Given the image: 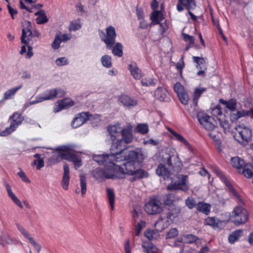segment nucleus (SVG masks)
Listing matches in <instances>:
<instances>
[{"label": "nucleus", "instance_id": "nucleus-1", "mask_svg": "<svg viewBox=\"0 0 253 253\" xmlns=\"http://www.w3.org/2000/svg\"><path fill=\"white\" fill-rule=\"evenodd\" d=\"M107 130L112 145L110 155H95L93 159L99 165H104L103 170H97L100 177L105 178H123L125 175L133 176L134 179L147 177L148 173L137 167V163L146 157L141 149L125 152L127 145L134 139L133 126L126 123L123 126L117 123L109 126Z\"/></svg>", "mask_w": 253, "mask_h": 253}, {"label": "nucleus", "instance_id": "nucleus-2", "mask_svg": "<svg viewBox=\"0 0 253 253\" xmlns=\"http://www.w3.org/2000/svg\"><path fill=\"white\" fill-rule=\"evenodd\" d=\"M75 148V146L71 144L57 147V157L73 162L75 168L77 169L82 166V163L81 158L73 152Z\"/></svg>", "mask_w": 253, "mask_h": 253}, {"label": "nucleus", "instance_id": "nucleus-3", "mask_svg": "<svg viewBox=\"0 0 253 253\" xmlns=\"http://www.w3.org/2000/svg\"><path fill=\"white\" fill-rule=\"evenodd\" d=\"M236 133L234 136L236 140L240 143L246 145L252 140V131L251 129L243 125L236 126Z\"/></svg>", "mask_w": 253, "mask_h": 253}, {"label": "nucleus", "instance_id": "nucleus-4", "mask_svg": "<svg viewBox=\"0 0 253 253\" xmlns=\"http://www.w3.org/2000/svg\"><path fill=\"white\" fill-rule=\"evenodd\" d=\"M167 155V156L165 159L169 167L173 171L176 173L179 172L182 167V163L176 151L173 148H169L168 151Z\"/></svg>", "mask_w": 253, "mask_h": 253}, {"label": "nucleus", "instance_id": "nucleus-5", "mask_svg": "<svg viewBox=\"0 0 253 253\" xmlns=\"http://www.w3.org/2000/svg\"><path fill=\"white\" fill-rule=\"evenodd\" d=\"M248 219L247 211L241 205L236 206L231 215V221L236 225L245 223Z\"/></svg>", "mask_w": 253, "mask_h": 253}, {"label": "nucleus", "instance_id": "nucleus-6", "mask_svg": "<svg viewBox=\"0 0 253 253\" xmlns=\"http://www.w3.org/2000/svg\"><path fill=\"white\" fill-rule=\"evenodd\" d=\"M9 120L10 123V126L1 131L0 133V136H5L14 131L23 122L24 117L21 114L15 112L9 117Z\"/></svg>", "mask_w": 253, "mask_h": 253}, {"label": "nucleus", "instance_id": "nucleus-7", "mask_svg": "<svg viewBox=\"0 0 253 253\" xmlns=\"http://www.w3.org/2000/svg\"><path fill=\"white\" fill-rule=\"evenodd\" d=\"M200 125L208 131L213 130L216 127L217 123L215 119L204 112H195Z\"/></svg>", "mask_w": 253, "mask_h": 253}, {"label": "nucleus", "instance_id": "nucleus-8", "mask_svg": "<svg viewBox=\"0 0 253 253\" xmlns=\"http://www.w3.org/2000/svg\"><path fill=\"white\" fill-rule=\"evenodd\" d=\"M177 182H171L169 184L167 188L168 190L176 191L180 190L183 192L187 191L189 189L188 176L187 175L180 174L177 177Z\"/></svg>", "mask_w": 253, "mask_h": 253}, {"label": "nucleus", "instance_id": "nucleus-9", "mask_svg": "<svg viewBox=\"0 0 253 253\" xmlns=\"http://www.w3.org/2000/svg\"><path fill=\"white\" fill-rule=\"evenodd\" d=\"M106 35L103 31H99V35L106 45L108 49H111L115 42L117 36L115 29L114 27L110 26L106 29Z\"/></svg>", "mask_w": 253, "mask_h": 253}, {"label": "nucleus", "instance_id": "nucleus-10", "mask_svg": "<svg viewBox=\"0 0 253 253\" xmlns=\"http://www.w3.org/2000/svg\"><path fill=\"white\" fill-rule=\"evenodd\" d=\"M99 118L100 116L98 115L93 116L88 112H82L78 114L74 119L72 122V126L74 128H77L84 124L87 120L93 119H99Z\"/></svg>", "mask_w": 253, "mask_h": 253}, {"label": "nucleus", "instance_id": "nucleus-11", "mask_svg": "<svg viewBox=\"0 0 253 253\" xmlns=\"http://www.w3.org/2000/svg\"><path fill=\"white\" fill-rule=\"evenodd\" d=\"M4 185L7 191L8 197L17 206H18L20 209H23L24 205L27 209H31L30 204L26 201H23L22 202L20 201V200L12 191L11 187L8 182L4 181Z\"/></svg>", "mask_w": 253, "mask_h": 253}, {"label": "nucleus", "instance_id": "nucleus-12", "mask_svg": "<svg viewBox=\"0 0 253 253\" xmlns=\"http://www.w3.org/2000/svg\"><path fill=\"white\" fill-rule=\"evenodd\" d=\"M65 94V91L61 88H54L46 90L40 94L43 101L52 100L56 98L62 97Z\"/></svg>", "mask_w": 253, "mask_h": 253}, {"label": "nucleus", "instance_id": "nucleus-13", "mask_svg": "<svg viewBox=\"0 0 253 253\" xmlns=\"http://www.w3.org/2000/svg\"><path fill=\"white\" fill-rule=\"evenodd\" d=\"M145 210L149 214H154L162 211L161 202L157 199H153L146 205Z\"/></svg>", "mask_w": 253, "mask_h": 253}, {"label": "nucleus", "instance_id": "nucleus-14", "mask_svg": "<svg viewBox=\"0 0 253 253\" xmlns=\"http://www.w3.org/2000/svg\"><path fill=\"white\" fill-rule=\"evenodd\" d=\"M31 29V23L29 21L25 22L22 29V34L21 38L22 43H25L26 44L28 43L32 35Z\"/></svg>", "mask_w": 253, "mask_h": 253}, {"label": "nucleus", "instance_id": "nucleus-15", "mask_svg": "<svg viewBox=\"0 0 253 253\" xmlns=\"http://www.w3.org/2000/svg\"><path fill=\"white\" fill-rule=\"evenodd\" d=\"M217 174L221 178V179L224 182L225 184L228 187L229 190L232 193V194L234 195L235 198L236 199L237 202L238 203L240 204H243V201L242 199L241 198L240 196L238 195L237 192L234 189L233 186L231 184L229 181L227 179V178L225 176V175L220 171H217Z\"/></svg>", "mask_w": 253, "mask_h": 253}, {"label": "nucleus", "instance_id": "nucleus-16", "mask_svg": "<svg viewBox=\"0 0 253 253\" xmlns=\"http://www.w3.org/2000/svg\"><path fill=\"white\" fill-rule=\"evenodd\" d=\"M174 172L170 168H166V165L163 164L159 165L156 169L157 174L164 179L169 178L171 174H174Z\"/></svg>", "mask_w": 253, "mask_h": 253}, {"label": "nucleus", "instance_id": "nucleus-17", "mask_svg": "<svg viewBox=\"0 0 253 253\" xmlns=\"http://www.w3.org/2000/svg\"><path fill=\"white\" fill-rule=\"evenodd\" d=\"M16 226L18 230L20 232V233L26 238L27 239L30 243L35 247V248L37 250L38 252H40L41 250V246L37 243L34 239L30 236L28 232L20 224H17Z\"/></svg>", "mask_w": 253, "mask_h": 253}, {"label": "nucleus", "instance_id": "nucleus-18", "mask_svg": "<svg viewBox=\"0 0 253 253\" xmlns=\"http://www.w3.org/2000/svg\"><path fill=\"white\" fill-rule=\"evenodd\" d=\"M16 226L18 230L20 232V233L26 238L27 239L30 243L35 247V248L37 250L38 252H40L41 250V246L37 243L34 239L30 236L28 232L20 224H17Z\"/></svg>", "mask_w": 253, "mask_h": 253}, {"label": "nucleus", "instance_id": "nucleus-19", "mask_svg": "<svg viewBox=\"0 0 253 253\" xmlns=\"http://www.w3.org/2000/svg\"><path fill=\"white\" fill-rule=\"evenodd\" d=\"M16 226L18 230L20 232V233L26 238L27 239L30 243L35 247V248L37 250L38 252H40L41 250V246L37 243L34 239L30 236L28 232L20 224H17Z\"/></svg>", "mask_w": 253, "mask_h": 253}, {"label": "nucleus", "instance_id": "nucleus-20", "mask_svg": "<svg viewBox=\"0 0 253 253\" xmlns=\"http://www.w3.org/2000/svg\"><path fill=\"white\" fill-rule=\"evenodd\" d=\"M183 6L188 10L193 9L196 7V3L194 0H178V4L176 8L178 11H181L184 9Z\"/></svg>", "mask_w": 253, "mask_h": 253}, {"label": "nucleus", "instance_id": "nucleus-21", "mask_svg": "<svg viewBox=\"0 0 253 253\" xmlns=\"http://www.w3.org/2000/svg\"><path fill=\"white\" fill-rule=\"evenodd\" d=\"M119 100L124 106L128 108L133 107L137 104L136 99L126 94L121 95Z\"/></svg>", "mask_w": 253, "mask_h": 253}, {"label": "nucleus", "instance_id": "nucleus-22", "mask_svg": "<svg viewBox=\"0 0 253 253\" xmlns=\"http://www.w3.org/2000/svg\"><path fill=\"white\" fill-rule=\"evenodd\" d=\"M64 173L62 176V179L61 181V185L64 190H67L68 189V186L69 184L70 176L69 174V167L68 165L65 163L64 165Z\"/></svg>", "mask_w": 253, "mask_h": 253}, {"label": "nucleus", "instance_id": "nucleus-23", "mask_svg": "<svg viewBox=\"0 0 253 253\" xmlns=\"http://www.w3.org/2000/svg\"><path fill=\"white\" fill-rule=\"evenodd\" d=\"M154 95L161 101H167L169 99L168 90L164 87H158L155 91Z\"/></svg>", "mask_w": 253, "mask_h": 253}, {"label": "nucleus", "instance_id": "nucleus-24", "mask_svg": "<svg viewBox=\"0 0 253 253\" xmlns=\"http://www.w3.org/2000/svg\"><path fill=\"white\" fill-rule=\"evenodd\" d=\"M223 221L213 217H208L205 219L204 224L209 225L213 228H221Z\"/></svg>", "mask_w": 253, "mask_h": 253}, {"label": "nucleus", "instance_id": "nucleus-25", "mask_svg": "<svg viewBox=\"0 0 253 253\" xmlns=\"http://www.w3.org/2000/svg\"><path fill=\"white\" fill-rule=\"evenodd\" d=\"M171 223V219L169 216L167 217H160L156 222L155 227L159 231H162L167 228Z\"/></svg>", "mask_w": 253, "mask_h": 253}, {"label": "nucleus", "instance_id": "nucleus-26", "mask_svg": "<svg viewBox=\"0 0 253 253\" xmlns=\"http://www.w3.org/2000/svg\"><path fill=\"white\" fill-rule=\"evenodd\" d=\"M128 69L134 79L139 80L142 77L141 71L137 67L135 63H131L129 65Z\"/></svg>", "mask_w": 253, "mask_h": 253}, {"label": "nucleus", "instance_id": "nucleus-27", "mask_svg": "<svg viewBox=\"0 0 253 253\" xmlns=\"http://www.w3.org/2000/svg\"><path fill=\"white\" fill-rule=\"evenodd\" d=\"M169 131L173 135L175 139L183 143L185 147L189 150H192V148L188 142L180 134L174 131L171 128H168Z\"/></svg>", "mask_w": 253, "mask_h": 253}, {"label": "nucleus", "instance_id": "nucleus-28", "mask_svg": "<svg viewBox=\"0 0 253 253\" xmlns=\"http://www.w3.org/2000/svg\"><path fill=\"white\" fill-rule=\"evenodd\" d=\"M151 19L152 20V23L150 26L153 25H156L160 23L164 19V16L163 13L159 11H154L151 14Z\"/></svg>", "mask_w": 253, "mask_h": 253}, {"label": "nucleus", "instance_id": "nucleus-29", "mask_svg": "<svg viewBox=\"0 0 253 253\" xmlns=\"http://www.w3.org/2000/svg\"><path fill=\"white\" fill-rule=\"evenodd\" d=\"M248 116V110H241L240 111L231 112L230 114V118L231 121L235 122L239 119Z\"/></svg>", "mask_w": 253, "mask_h": 253}, {"label": "nucleus", "instance_id": "nucleus-30", "mask_svg": "<svg viewBox=\"0 0 253 253\" xmlns=\"http://www.w3.org/2000/svg\"><path fill=\"white\" fill-rule=\"evenodd\" d=\"M22 87V85L17 87L11 88L3 93V100H7L14 98L16 93Z\"/></svg>", "mask_w": 253, "mask_h": 253}, {"label": "nucleus", "instance_id": "nucleus-31", "mask_svg": "<svg viewBox=\"0 0 253 253\" xmlns=\"http://www.w3.org/2000/svg\"><path fill=\"white\" fill-rule=\"evenodd\" d=\"M231 165L233 167L237 169L239 172L246 165L244 161L238 157H234L231 160Z\"/></svg>", "mask_w": 253, "mask_h": 253}, {"label": "nucleus", "instance_id": "nucleus-32", "mask_svg": "<svg viewBox=\"0 0 253 253\" xmlns=\"http://www.w3.org/2000/svg\"><path fill=\"white\" fill-rule=\"evenodd\" d=\"M142 247L145 253H158V248L150 242H143Z\"/></svg>", "mask_w": 253, "mask_h": 253}, {"label": "nucleus", "instance_id": "nucleus-33", "mask_svg": "<svg viewBox=\"0 0 253 253\" xmlns=\"http://www.w3.org/2000/svg\"><path fill=\"white\" fill-rule=\"evenodd\" d=\"M180 198L176 196L173 194H169L165 196L164 202L166 205L170 206L174 204V203L179 201Z\"/></svg>", "mask_w": 253, "mask_h": 253}, {"label": "nucleus", "instance_id": "nucleus-34", "mask_svg": "<svg viewBox=\"0 0 253 253\" xmlns=\"http://www.w3.org/2000/svg\"><path fill=\"white\" fill-rule=\"evenodd\" d=\"M220 103L225 105L226 107L231 112H234L236 108L237 102L235 99H231L228 101H225L222 99L219 100Z\"/></svg>", "mask_w": 253, "mask_h": 253}, {"label": "nucleus", "instance_id": "nucleus-35", "mask_svg": "<svg viewBox=\"0 0 253 253\" xmlns=\"http://www.w3.org/2000/svg\"><path fill=\"white\" fill-rule=\"evenodd\" d=\"M34 157L36 159L34 161L32 165H35L37 169H40L44 167L43 158L41 157V155L36 154L34 155Z\"/></svg>", "mask_w": 253, "mask_h": 253}, {"label": "nucleus", "instance_id": "nucleus-36", "mask_svg": "<svg viewBox=\"0 0 253 253\" xmlns=\"http://www.w3.org/2000/svg\"><path fill=\"white\" fill-rule=\"evenodd\" d=\"M253 167L251 165L246 164L241 169L243 174L247 178H251L253 176Z\"/></svg>", "mask_w": 253, "mask_h": 253}, {"label": "nucleus", "instance_id": "nucleus-37", "mask_svg": "<svg viewBox=\"0 0 253 253\" xmlns=\"http://www.w3.org/2000/svg\"><path fill=\"white\" fill-rule=\"evenodd\" d=\"M146 226V222L145 220H140L137 223H135L134 225L135 234L137 236H139L142 230Z\"/></svg>", "mask_w": 253, "mask_h": 253}, {"label": "nucleus", "instance_id": "nucleus-38", "mask_svg": "<svg viewBox=\"0 0 253 253\" xmlns=\"http://www.w3.org/2000/svg\"><path fill=\"white\" fill-rule=\"evenodd\" d=\"M211 208V206L210 204L203 202L199 203L197 205L198 210L206 214H208L210 212Z\"/></svg>", "mask_w": 253, "mask_h": 253}, {"label": "nucleus", "instance_id": "nucleus-39", "mask_svg": "<svg viewBox=\"0 0 253 253\" xmlns=\"http://www.w3.org/2000/svg\"><path fill=\"white\" fill-rule=\"evenodd\" d=\"M111 48H112V53L114 55L118 57H121L123 55V46L121 43H116Z\"/></svg>", "mask_w": 253, "mask_h": 253}, {"label": "nucleus", "instance_id": "nucleus-40", "mask_svg": "<svg viewBox=\"0 0 253 253\" xmlns=\"http://www.w3.org/2000/svg\"><path fill=\"white\" fill-rule=\"evenodd\" d=\"M217 120L219 123L220 126L223 128L224 131L229 130L230 124L224 115H221L220 117L218 118Z\"/></svg>", "mask_w": 253, "mask_h": 253}, {"label": "nucleus", "instance_id": "nucleus-41", "mask_svg": "<svg viewBox=\"0 0 253 253\" xmlns=\"http://www.w3.org/2000/svg\"><path fill=\"white\" fill-rule=\"evenodd\" d=\"M80 187L82 196H84L86 192V178L83 174L80 175Z\"/></svg>", "mask_w": 253, "mask_h": 253}, {"label": "nucleus", "instance_id": "nucleus-42", "mask_svg": "<svg viewBox=\"0 0 253 253\" xmlns=\"http://www.w3.org/2000/svg\"><path fill=\"white\" fill-rule=\"evenodd\" d=\"M242 231L240 230H236L233 232L228 237L229 242L233 244L237 241L239 238L241 236Z\"/></svg>", "mask_w": 253, "mask_h": 253}, {"label": "nucleus", "instance_id": "nucleus-43", "mask_svg": "<svg viewBox=\"0 0 253 253\" xmlns=\"http://www.w3.org/2000/svg\"><path fill=\"white\" fill-rule=\"evenodd\" d=\"M101 62L102 65L109 68L112 66L111 57L108 55H104L101 58Z\"/></svg>", "mask_w": 253, "mask_h": 253}, {"label": "nucleus", "instance_id": "nucleus-44", "mask_svg": "<svg viewBox=\"0 0 253 253\" xmlns=\"http://www.w3.org/2000/svg\"><path fill=\"white\" fill-rule=\"evenodd\" d=\"M0 239L1 242L0 244L4 246L5 244H10L13 243V240L9 237V235L5 232H1Z\"/></svg>", "mask_w": 253, "mask_h": 253}, {"label": "nucleus", "instance_id": "nucleus-45", "mask_svg": "<svg viewBox=\"0 0 253 253\" xmlns=\"http://www.w3.org/2000/svg\"><path fill=\"white\" fill-rule=\"evenodd\" d=\"M107 196L111 206V209L113 210L114 207L115 194L113 190L110 188L107 189Z\"/></svg>", "mask_w": 253, "mask_h": 253}, {"label": "nucleus", "instance_id": "nucleus-46", "mask_svg": "<svg viewBox=\"0 0 253 253\" xmlns=\"http://www.w3.org/2000/svg\"><path fill=\"white\" fill-rule=\"evenodd\" d=\"M136 131L142 134H145L148 133L149 128L148 125L146 124H138L136 127Z\"/></svg>", "mask_w": 253, "mask_h": 253}, {"label": "nucleus", "instance_id": "nucleus-47", "mask_svg": "<svg viewBox=\"0 0 253 253\" xmlns=\"http://www.w3.org/2000/svg\"><path fill=\"white\" fill-rule=\"evenodd\" d=\"M36 14L39 15L36 20L37 23L41 24L47 21V18L43 11H39Z\"/></svg>", "mask_w": 253, "mask_h": 253}, {"label": "nucleus", "instance_id": "nucleus-48", "mask_svg": "<svg viewBox=\"0 0 253 253\" xmlns=\"http://www.w3.org/2000/svg\"><path fill=\"white\" fill-rule=\"evenodd\" d=\"M193 61L196 64V67L198 69H201L202 68L201 65L206 64V59L205 58L198 57V56H193L192 57Z\"/></svg>", "mask_w": 253, "mask_h": 253}, {"label": "nucleus", "instance_id": "nucleus-49", "mask_svg": "<svg viewBox=\"0 0 253 253\" xmlns=\"http://www.w3.org/2000/svg\"><path fill=\"white\" fill-rule=\"evenodd\" d=\"M43 100L42 99V98L41 97L40 95H39L36 96V99L33 101H31L28 102H26L23 106V110L24 111L26 110L28 107H29L30 106L39 103L40 102H42Z\"/></svg>", "mask_w": 253, "mask_h": 253}, {"label": "nucleus", "instance_id": "nucleus-50", "mask_svg": "<svg viewBox=\"0 0 253 253\" xmlns=\"http://www.w3.org/2000/svg\"><path fill=\"white\" fill-rule=\"evenodd\" d=\"M206 90L205 88H197L195 89L194 95V102L195 106L197 104V100L200 97L201 95Z\"/></svg>", "mask_w": 253, "mask_h": 253}, {"label": "nucleus", "instance_id": "nucleus-51", "mask_svg": "<svg viewBox=\"0 0 253 253\" xmlns=\"http://www.w3.org/2000/svg\"><path fill=\"white\" fill-rule=\"evenodd\" d=\"M182 239L187 243H192L194 242H196L198 240V238L196 236L191 235V234H188V235H184L182 237Z\"/></svg>", "mask_w": 253, "mask_h": 253}, {"label": "nucleus", "instance_id": "nucleus-52", "mask_svg": "<svg viewBox=\"0 0 253 253\" xmlns=\"http://www.w3.org/2000/svg\"><path fill=\"white\" fill-rule=\"evenodd\" d=\"M185 205L189 209H192L196 206V201L194 198L190 197L185 200Z\"/></svg>", "mask_w": 253, "mask_h": 253}, {"label": "nucleus", "instance_id": "nucleus-53", "mask_svg": "<svg viewBox=\"0 0 253 253\" xmlns=\"http://www.w3.org/2000/svg\"><path fill=\"white\" fill-rule=\"evenodd\" d=\"M178 234V231L176 228H172L168 232L166 238L168 239L175 238L177 236Z\"/></svg>", "mask_w": 253, "mask_h": 253}, {"label": "nucleus", "instance_id": "nucleus-54", "mask_svg": "<svg viewBox=\"0 0 253 253\" xmlns=\"http://www.w3.org/2000/svg\"><path fill=\"white\" fill-rule=\"evenodd\" d=\"M66 108L63 104L62 101L59 100L57 101L54 105L53 111L55 113L58 112Z\"/></svg>", "mask_w": 253, "mask_h": 253}, {"label": "nucleus", "instance_id": "nucleus-55", "mask_svg": "<svg viewBox=\"0 0 253 253\" xmlns=\"http://www.w3.org/2000/svg\"><path fill=\"white\" fill-rule=\"evenodd\" d=\"M141 84L143 86L155 85V81L154 79L148 78L142 79L141 81Z\"/></svg>", "mask_w": 253, "mask_h": 253}, {"label": "nucleus", "instance_id": "nucleus-56", "mask_svg": "<svg viewBox=\"0 0 253 253\" xmlns=\"http://www.w3.org/2000/svg\"><path fill=\"white\" fill-rule=\"evenodd\" d=\"M181 102L184 105H187L189 100V97L186 92L181 93L177 95Z\"/></svg>", "mask_w": 253, "mask_h": 253}, {"label": "nucleus", "instance_id": "nucleus-57", "mask_svg": "<svg viewBox=\"0 0 253 253\" xmlns=\"http://www.w3.org/2000/svg\"><path fill=\"white\" fill-rule=\"evenodd\" d=\"M211 114L213 116L216 117L217 120L219 117L221 116V115H224L222 113L219 106H216L211 111Z\"/></svg>", "mask_w": 253, "mask_h": 253}, {"label": "nucleus", "instance_id": "nucleus-58", "mask_svg": "<svg viewBox=\"0 0 253 253\" xmlns=\"http://www.w3.org/2000/svg\"><path fill=\"white\" fill-rule=\"evenodd\" d=\"M174 89L177 95L186 91L184 86L179 83H176L174 84Z\"/></svg>", "mask_w": 253, "mask_h": 253}, {"label": "nucleus", "instance_id": "nucleus-59", "mask_svg": "<svg viewBox=\"0 0 253 253\" xmlns=\"http://www.w3.org/2000/svg\"><path fill=\"white\" fill-rule=\"evenodd\" d=\"M180 212V209L179 207H175L169 212L168 216L171 219V217L175 218L177 217Z\"/></svg>", "mask_w": 253, "mask_h": 253}, {"label": "nucleus", "instance_id": "nucleus-60", "mask_svg": "<svg viewBox=\"0 0 253 253\" xmlns=\"http://www.w3.org/2000/svg\"><path fill=\"white\" fill-rule=\"evenodd\" d=\"M61 39L60 38V35H57L52 43V47L54 49H57L59 48L60 45V43L61 42Z\"/></svg>", "mask_w": 253, "mask_h": 253}, {"label": "nucleus", "instance_id": "nucleus-61", "mask_svg": "<svg viewBox=\"0 0 253 253\" xmlns=\"http://www.w3.org/2000/svg\"><path fill=\"white\" fill-rule=\"evenodd\" d=\"M55 63L57 66H64L67 65L68 64V59L65 57H60L58 58L56 61Z\"/></svg>", "mask_w": 253, "mask_h": 253}, {"label": "nucleus", "instance_id": "nucleus-62", "mask_svg": "<svg viewBox=\"0 0 253 253\" xmlns=\"http://www.w3.org/2000/svg\"><path fill=\"white\" fill-rule=\"evenodd\" d=\"M81 28V25L79 21H74L71 23L69 29L70 31H75Z\"/></svg>", "mask_w": 253, "mask_h": 253}, {"label": "nucleus", "instance_id": "nucleus-63", "mask_svg": "<svg viewBox=\"0 0 253 253\" xmlns=\"http://www.w3.org/2000/svg\"><path fill=\"white\" fill-rule=\"evenodd\" d=\"M183 39L185 42H189V44L193 45L195 43V38L194 37L186 34H183Z\"/></svg>", "mask_w": 253, "mask_h": 253}, {"label": "nucleus", "instance_id": "nucleus-64", "mask_svg": "<svg viewBox=\"0 0 253 253\" xmlns=\"http://www.w3.org/2000/svg\"><path fill=\"white\" fill-rule=\"evenodd\" d=\"M156 232L154 230L147 229L144 232V236L149 240H152L154 238Z\"/></svg>", "mask_w": 253, "mask_h": 253}]
</instances>
